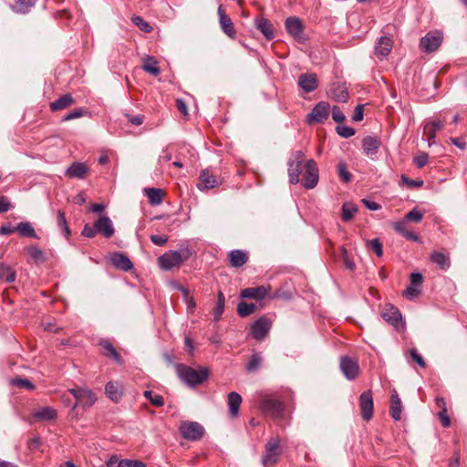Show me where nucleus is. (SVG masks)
Segmentation results:
<instances>
[{
    "instance_id": "9",
    "label": "nucleus",
    "mask_w": 467,
    "mask_h": 467,
    "mask_svg": "<svg viewBox=\"0 0 467 467\" xmlns=\"http://www.w3.org/2000/svg\"><path fill=\"white\" fill-rule=\"evenodd\" d=\"M318 168L314 160L306 161L305 164V173L302 179L304 188L310 190L315 188L318 183Z\"/></svg>"
},
{
    "instance_id": "10",
    "label": "nucleus",
    "mask_w": 467,
    "mask_h": 467,
    "mask_svg": "<svg viewBox=\"0 0 467 467\" xmlns=\"http://www.w3.org/2000/svg\"><path fill=\"white\" fill-rule=\"evenodd\" d=\"M330 111V106L328 102L320 101L318 102L306 116V121L308 124L313 123H323L325 122Z\"/></svg>"
},
{
    "instance_id": "51",
    "label": "nucleus",
    "mask_w": 467,
    "mask_h": 467,
    "mask_svg": "<svg viewBox=\"0 0 467 467\" xmlns=\"http://www.w3.org/2000/svg\"><path fill=\"white\" fill-rule=\"evenodd\" d=\"M367 247L370 248L375 252L377 256L380 257L383 254L382 244L379 239H372L367 241Z\"/></svg>"
},
{
    "instance_id": "11",
    "label": "nucleus",
    "mask_w": 467,
    "mask_h": 467,
    "mask_svg": "<svg viewBox=\"0 0 467 467\" xmlns=\"http://www.w3.org/2000/svg\"><path fill=\"white\" fill-rule=\"evenodd\" d=\"M442 43L441 32H430L420 39V47L422 51L431 53L436 51Z\"/></svg>"
},
{
    "instance_id": "41",
    "label": "nucleus",
    "mask_w": 467,
    "mask_h": 467,
    "mask_svg": "<svg viewBox=\"0 0 467 467\" xmlns=\"http://www.w3.org/2000/svg\"><path fill=\"white\" fill-rule=\"evenodd\" d=\"M431 260L442 269H447L450 266L449 257L442 253L435 252L431 254Z\"/></svg>"
},
{
    "instance_id": "64",
    "label": "nucleus",
    "mask_w": 467,
    "mask_h": 467,
    "mask_svg": "<svg viewBox=\"0 0 467 467\" xmlns=\"http://www.w3.org/2000/svg\"><path fill=\"white\" fill-rule=\"evenodd\" d=\"M123 460H119L116 455H112L107 462V467H122Z\"/></svg>"
},
{
    "instance_id": "25",
    "label": "nucleus",
    "mask_w": 467,
    "mask_h": 467,
    "mask_svg": "<svg viewBox=\"0 0 467 467\" xmlns=\"http://www.w3.org/2000/svg\"><path fill=\"white\" fill-rule=\"evenodd\" d=\"M88 168L82 162H73L66 171V175L69 178L84 179Z\"/></svg>"
},
{
    "instance_id": "42",
    "label": "nucleus",
    "mask_w": 467,
    "mask_h": 467,
    "mask_svg": "<svg viewBox=\"0 0 467 467\" xmlns=\"http://www.w3.org/2000/svg\"><path fill=\"white\" fill-rule=\"evenodd\" d=\"M263 363V357L259 353H254L249 362L246 364L245 368L248 372L256 371Z\"/></svg>"
},
{
    "instance_id": "36",
    "label": "nucleus",
    "mask_w": 467,
    "mask_h": 467,
    "mask_svg": "<svg viewBox=\"0 0 467 467\" xmlns=\"http://www.w3.org/2000/svg\"><path fill=\"white\" fill-rule=\"evenodd\" d=\"M57 416V410L51 407L40 408L35 413V417L39 420H51L56 419Z\"/></svg>"
},
{
    "instance_id": "28",
    "label": "nucleus",
    "mask_w": 467,
    "mask_h": 467,
    "mask_svg": "<svg viewBox=\"0 0 467 467\" xmlns=\"http://www.w3.org/2000/svg\"><path fill=\"white\" fill-rule=\"evenodd\" d=\"M99 345L104 349L105 355L107 357L112 358L119 365H121L123 363L121 357L108 339L101 340Z\"/></svg>"
},
{
    "instance_id": "7",
    "label": "nucleus",
    "mask_w": 467,
    "mask_h": 467,
    "mask_svg": "<svg viewBox=\"0 0 467 467\" xmlns=\"http://www.w3.org/2000/svg\"><path fill=\"white\" fill-rule=\"evenodd\" d=\"M272 325L273 322L268 317L262 316L251 325L250 335L255 340L261 341L268 335Z\"/></svg>"
},
{
    "instance_id": "44",
    "label": "nucleus",
    "mask_w": 467,
    "mask_h": 467,
    "mask_svg": "<svg viewBox=\"0 0 467 467\" xmlns=\"http://www.w3.org/2000/svg\"><path fill=\"white\" fill-rule=\"evenodd\" d=\"M57 223L58 228L65 234L66 237L68 238V236L70 235V230L67 226L65 213L61 210H58L57 212Z\"/></svg>"
},
{
    "instance_id": "63",
    "label": "nucleus",
    "mask_w": 467,
    "mask_h": 467,
    "mask_svg": "<svg viewBox=\"0 0 467 467\" xmlns=\"http://www.w3.org/2000/svg\"><path fill=\"white\" fill-rule=\"evenodd\" d=\"M122 467H146L145 463L138 460L125 459Z\"/></svg>"
},
{
    "instance_id": "53",
    "label": "nucleus",
    "mask_w": 467,
    "mask_h": 467,
    "mask_svg": "<svg viewBox=\"0 0 467 467\" xmlns=\"http://www.w3.org/2000/svg\"><path fill=\"white\" fill-rule=\"evenodd\" d=\"M392 226H393V229L398 234L402 235L403 237L406 235V233H408V231H409L407 229V221L405 219L402 221L394 222Z\"/></svg>"
},
{
    "instance_id": "2",
    "label": "nucleus",
    "mask_w": 467,
    "mask_h": 467,
    "mask_svg": "<svg viewBox=\"0 0 467 467\" xmlns=\"http://www.w3.org/2000/svg\"><path fill=\"white\" fill-rule=\"evenodd\" d=\"M260 408L266 416L274 420H283L285 418L284 403L272 396H264L260 401Z\"/></svg>"
},
{
    "instance_id": "35",
    "label": "nucleus",
    "mask_w": 467,
    "mask_h": 467,
    "mask_svg": "<svg viewBox=\"0 0 467 467\" xmlns=\"http://www.w3.org/2000/svg\"><path fill=\"white\" fill-rule=\"evenodd\" d=\"M384 320H386L388 323L398 326L399 321L401 319V315L399 311V309L391 306L389 310H387L381 314Z\"/></svg>"
},
{
    "instance_id": "56",
    "label": "nucleus",
    "mask_w": 467,
    "mask_h": 467,
    "mask_svg": "<svg viewBox=\"0 0 467 467\" xmlns=\"http://www.w3.org/2000/svg\"><path fill=\"white\" fill-rule=\"evenodd\" d=\"M341 254L343 258V262L345 266L349 270H354L356 268L355 263L348 257L347 249L345 247H341Z\"/></svg>"
},
{
    "instance_id": "23",
    "label": "nucleus",
    "mask_w": 467,
    "mask_h": 467,
    "mask_svg": "<svg viewBox=\"0 0 467 467\" xmlns=\"http://www.w3.org/2000/svg\"><path fill=\"white\" fill-rule=\"evenodd\" d=\"M392 40L388 36H381L375 47V54L381 58L386 57L392 49Z\"/></svg>"
},
{
    "instance_id": "1",
    "label": "nucleus",
    "mask_w": 467,
    "mask_h": 467,
    "mask_svg": "<svg viewBox=\"0 0 467 467\" xmlns=\"http://www.w3.org/2000/svg\"><path fill=\"white\" fill-rule=\"evenodd\" d=\"M175 368L179 379L191 388L203 383L209 378V370L206 368L195 369L184 364H177Z\"/></svg>"
},
{
    "instance_id": "16",
    "label": "nucleus",
    "mask_w": 467,
    "mask_h": 467,
    "mask_svg": "<svg viewBox=\"0 0 467 467\" xmlns=\"http://www.w3.org/2000/svg\"><path fill=\"white\" fill-rule=\"evenodd\" d=\"M218 15H219V23L220 26L223 30V32L231 38H235L236 32L233 24V21L231 17L226 15L222 8V6H219L218 8Z\"/></svg>"
},
{
    "instance_id": "15",
    "label": "nucleus",
    "mask_w": 467,
    "mask_h": 467,
    "mask_svg": "<svg viewBox=\"0 0 467 467\" xmlns=\"http://www.w3.org/2000/svg\"><path fill=\"white\" fill-rule=\"evenodd\" d=\"M361 146L364 153L373 159L377 155L381 146V140L373 136H366L361 141Z\"/></svg>"
},
{
    "instance_id": "34",
    "label": "nucleus",
    "mask_w": 467,
    "mask_h": 467,
    "mask_svg": "<svg viewBox=\"0 0 467 467\" xmlns=\"http://www.w3.org/2000/svg\"><path fill=\"white\" fill-rule=\"evenodd\" d=\"M146 194L149 198V202L152 205H159L163 200V192L157 188L145 189Z\"/></svg>"
},
{
    "instance_id": "8",
    "label": "nucleus",
    "mask_w": 467,
    "mask_h": 467,
    "mask_svg": "<svg viewBox=\"0 0 467 467\" xmlns=\"http://www.w3.org/2000/svg\"><path fill=\"white\" fill-rule=\"evenodd\" d=\"M179 431L182 436L189 441L201 440L204 435V428L196 421L182 422Z\"/></svg>"
},
{
    "instance_id": "18",
    "label": "nucleus",
    "mask_w": 467,
    "mask_h": 467,
    "mask_svg": "<svg viewBox=\"0 0 467 467\" xmlns=\"http://www.w3.org/2000/svg\"><path fill=\"white\" fill-rule=\"evenodd\" d=\"M109 260L114 267L125 272L130 270L133 267L130 259L121 253H113L110 255Z\"/></svg>"
},
{
    "instance_id": "20",
    "label": "nucleus",
    "mask_w": 467,
    "mask_h": 467,
    "mask_svg": "<svg viewBox=\"0 0 467 467\" xmlns=\"http://www.w3.org/2000/svg\"><path fill=\"white\" fill-rule=\"evenodd\" d=\"M298 86L305 92H312L317 88V78L316 74H302L298 78Z\"/></svg>"
},
{
    "instance_id": "60",
    "label": "nucleus",
    "mask_w": 467,
    "mask_h": 467,
    "mask_svg": "<svg viewBox=\"0 0 467 467\" xmlns=\"http://www.w3.org/2000/svg\"><path fill=\"white\" fill-rule=\"evenodd\" d=\"M98 234V230L96 228V224L93 226L89 224H86L82 230V235L88 238H92Z\"/></svg>"
},
{
    "instance_id": "22",
    "label": "nucleus",
    "mask_w": 467,
    "mask_h": 467,
    "mask_svg": "<svg viewBox=\"0 0 467 467\" xmlns=\"http://www.w3.org/2000/svg\"><path fill=\"white\" fill-rule=\"evenodd\" d=\"M255 26L267 40H271L275 37L273 24L267 18H256Z\"/></svg>"
},
{
    "instance_id": "37",
    "label": "nucleus",
    "mask_w": 467,
    "mask_h": 467,
    "mask_svg": "<svg viewBox=\"0 0 467 467\" xmlns=\"http://www.w3.org/2000/svg\"><path fill=\"white\" fill-rule=\"evenodd\" d=\"M358 213V207L352 202H345L342 205L341 219L344 222L350 221Z\"/></svg>"
},
{
    "instance_id": "48",
    "label": "nucleus",
    "mask_w": 467,
    "mask_h": 467,
    "mask_svg": "<svg viewBox=\"0 0 467 467\" xmlns=\"http://www.w3.org/2000/svg\"><path fill=\"white\" fill-rule=\"evenodd\" d=\"M144 397L146 399H149L150 403L154 405L155 407H161L164 404V400L162 396L159 394H153L151 390H145L144 391Z\"/></svg>"
},
{
    "instance_id": "5",
    "label": "nucleus",
    "mask_w": 467,
    "mask_h": 467,
    "mask_svg": "<svg viewBox=\"0 0 467 467\" xmlns=\"http://www.w3.org/2000/svg\"><path fill=\"white\" fill-rule=\"evenodd\" d=\"M265 453L262 457V464L265 467L274 465L277 462L282 450L278 437H271L265 446Z\"/></svg>"
},
{
    "instance_id": "31",
    "label": "nucleus",
    "mask_w": 467,
    "mask_h": 467,
    "mask_svg": "<svg viewBox=\"0 0 467 467\" xmlns=\"http://www.w3.org/2000/svg\"><path fill=\"white\" fill-rule=\"evenodd\" d=\"M141 67L145 72L150 73L154 77L159 76L161 73L160 67H158V62L153 57H146L143 59V64Z\"/></svg>"
},
{
    "instance_id": "52",
    "label": "nucleus",
    "mask_w": 467,
    "mask_h": 467,
    "mask_svg": "<svg viewBox=\"0 0 467 467\" xmlns=\"http://www.w3.org/2000/svg\"><path fill=\"white\" fill-rule=\"evenodd\" d=\"M332 119L335 122L341 123L346 119V116L338 106H334L331 109Z\"/></svg>"
},
{
    "instance_id": "26",
    "label": "nucleus",
    "mask_w": 467,
    "mask_h": 467,
    "mask_svg": "<svg viewBox=\"0 0 467 467\" xmlns=\"http://www.w3.org/2000/svg\"><path fill=\"white\" fill-rule=\"evenodd\" d=\"M230 264L234 267H241L248 261V255L242 250H233L229 253Z\"/></svg>"
},
{
    "instance_id": "19",
    "label": "nucleus",
    "mask_w": 467,
    "mask_h": 467,
    "mask_svg": "<svg viewBox=\"0 0 467 467\" xmlns=\"http://www.w3.org/2000/svg\"><path fill=\"white\" fill-rule=\"evenodd\" d=\"M95 224L98 233L103 234L104 237L110 238L114 234L115 230L109 217L102 216L95 222Z\"/></svg>"
},
{
    "instance_id": "57",
    "label": "nucleus",
    "mask_w": 467,
    "mask_h": 467,
    "mask_svg": "<svg viewBox=\"0 0 467 467\" xmlns=\"http://www.w3.org/2000/svg\"><path fill=\"white\" fill-rule=\"evenodd\" d=\"M401 182H403V184H406V185H408L410 188L421 187L423 185V181H421V180H412V179H410L409 177H407L405 175L401 176Z\"/></svg>"
},
{
    "instance_id": "62",
    "label": "nucleus",
    "mask_w": 467,
    "mask_h": 467,
    "mask_svg": "<svg viewBox=\"0 0 467 467\" xmlns=\"http://www.w3.org/2000/svg\"><path fill=\"white\" fill-rule=\"evenodd\" d=\"M410 354L411 358L418 363V365L421 368H425L426 364L423 358L418 353L415 348L410 350Z\"/></svg>"
},
{
    "instance_id": "21",
    "label": "nucleus",
    "mask_w": 467,
    "mask_h": 467,
    "mask_svg": "<svg viewBox=\"0 0 467 467\" xmlns=\"http://www.w3.org/2000/svg\"><path fill=\"white\" fill-rule=\"evenodd\" d=\"M285 29L289 35H291L295 38L300 37L303 32V26L300 19L296 16H289L286 18Z\"/></svg>"
},
{
    "instance_id": "17",
    "label": "nucleus",
    "mask_w": 467,
    "mask_h": 467,
    "mask_svg": "<svg viewBox=\"0 0 467 467\" xmlns=\"http://www.w3.org/2000/svg\"><path fill=\"white\" fill-rule=\"evenodd\" d=\"M442 127V122L438 119L426 122L423 128V135L427 138L430 146L434 143L436 133L440 131Z\"/></svg>"
},
{
    "instance_id": "46",
    "label": "nucleus",
    "mask_w": 467,
    "mask_h": 467,
    "mask_svg": "<svg viewBox=\"0 0 467 467\" xmlns=\"http://www.w3.org/2000/svg\"><path fill=\"white\" fill-rule=\"evenodd\" d=\"M34 4L35 0H16V4L13 8L16 13L25 14Z\"/></svg>"
},
{
    "instance_id": "39",
    "label": "nucleus",
    "mask_w": 467,
    "mask_h": 467,
    "mask_svg": "<svg viewBox=\"0 0 467 467\" xmlns=\"http://www.w3.org/2000/svg\"><path fill=\"white\" fill-rule=\"evenodd\" d=\"M225 298L222 291H219L217 294V302L216 306L213 308V319L215 321L220 320L223 311H224Z\"/></svg>"
},
{
    "instance_id": "40",
    "label": "nucleus",
    "mask_w": 467,
    "mask_h": 467,
    "mask_svg": "<svg viewBox=\"0 0 467 467\" xmlns=\"http://www.w3.org/2000/svg\"><path fill=\"white\" fill-rule=\"evenodd\" d=\"M256 309V306L253 303H246L244 301H241L237 305V314L241 317H246L253 314Z\"/></svg>"
},
{
    "instance_id": "30",
    "label": "nucleus",
    "mask_w": 467,
    "mask_h": 467,
    "mask_svg": "<svg viewBox=\"0 0 467 467\" xmlns=\"http://www.w3.org/2000/svg\"><path fill=\"white\" fill-rule=\"evenodd\" d=\"M105 392L107 396L114 402H118L122 394L119 384L112 381H109L106 384Z\"/></svg>"
},
{
    "instance_id": "14",
    "label": "nucleus",
    "mask_w": 467,
    "mask_h": 467,
    "mask_svg": "<svg viewBox=\"0 0 467 467\" xmlns=\"http://www.w3.org/2000/svg\"><path fill=\"white\" fill-rule=\"evenodd\" d=\"M269 291L270 287L265 285L247 287L241 291L240 297L260 301L266 297V296L269 294Z\"/></svg>"
},
{
    "instance_id": "12",
    "label": "nucleus",
    "mask_w": 467,
    "mask_h": 467,
    "mask_svg": "<svg viewBox=\"0 0 467 467\" xmlns=\"http://www.w3.org/2000/svg\"><path fill=\"white\" fill-rule=\"evenodd\" d=\"M340 369L348 380L355 379L359 373L358 363L348 356L341 357Z\"/></svg>"
},
{
    "instance_id": "6",
    "label": "nucleus",
    "mask_w": 467,
    "mask_h": 467,
    "mask_svg": "<svg viewBox=\"0 0 467 467\" xmlns=\"http://www.w3.org/2000/svg\"><path fill=\"white\" fill-rule=\"evenodd\" d=\"M68 392L75 399V402L72 405L73 409H76L78 406L82 408H89L95 404L97 401L96 395L88 389L83 388H76L68 389Z\"/></svg>"
},
{
    "instance_id": "55",
    "label": "nucleus",
    "mask_w": 467,
    "mask_h": 467,
    "mask_svg": "<svg viewBox=\"0 0 467 467\" xmlns=\"http://www.w3.org/2000/svg\"><path fill=\"white\" fill-rule=\"evenodd\" d=\"M15 386L22 387L27 389H34V384L27 379H15L12 380Z\"/></svg>"
},
{
    "instance_id": "13",
    "label": "nucleus",
    "mask_w": 467,
    "mask_h": 467,
    "mask_svg": "<svg viewBox=\"0 0 467 467\" xmlns=\"http://www.w3.org/2000/svg\"><path fill=\"white\" fill-rule=\"evenodd\" d=\"M359 405L362 418L365 420H369L372 418L374 410L373 397L370 390L361 393L359 396Z\"/></svg>"
},
{
    "instance_id": "54",
    "label": "nucleus",
    "mask_w": 467,
    "mask_h": 467,
    "mask_svg": "<svg viewBox=\"0 0 467 467\" xmlns=\"http://www.w3.org/2000/svg\"><path fill=\"white\" fill-rule=\"evenodd\" d=\"M84 113L85 111L81 109H73L62 118V121H69L71 119L81 118L84 116Z\"/></svg>"
},
{
    "instance_id": "50",
    "label": "nucleus",
    "mask_w": 467,
    "mask_h": 467,
    "mask_svg": "<svg viewBox=\"0 0 467 467\" xmlns=\"http://www.w3.org/2000/svg\"><path fill=\"white\" fill-rule=\"evenodd\" d=\"M423 218V213L417 207L413 208L405 215L406 221L420 223Z\"/></svg>"
},
{
    "instance_id": "4",
    "label": "nucleus",
    "mask_w": 467,
    "mask_h": 467,
    "mask_svg": "<svg viewBox=\"0 0 467 467\" xmlns=\"http://www.w3.org/2000/svg\"><path fill=\"white\" fill-rule=\"evenodd\" d=\"M189 255L190 251L188 249L182 251V253L180 251H171L161 255L158 258V262L161 269L171 270L175 266H179Z\"/></svg>"
},
{
    "instance_id": "29",
    "label": "nucleus",
    "mask_w": 467,
    "mask_h": 467,
    "mask_svg": "<svg viewBox=\"0 0 467 467\" xmlns=\"http://www.w3.org/2000/svg\"><path fill=\"white\" fill-rule=\"evenodd\" d=\"M241 403L242 397L239 393L233 391L228 394L229 411L233 417L237 416Z\"/></svg>"
},
{
    "instance_id": "33",
    "label": "nucleus",
    "mask_w": 467,
    "mask_h": 467,
    "mask_svg": "<svg viewBox=\"0 0 467 467\" xmlns=\"http://www.w3.org/2000/svg\"><path fill=\"white\" fill-rule=\"evenodd\" d=\"M18 234L23 237H31L37 239L34 227L31 225L29 222H21L16 226Z\"/></svg>"
},
{
    "instance_id": "58",
    "label": "nucleus",
    "mask_w": 467,
    "mask_h": 467,
    "mask_svg": "<svg viewBox=\"0 0 467 467\" xmlns=\"http://www.w3.org/2000/svg\"><path fill=\"white\" fill-rule=\"evenodd\" d=\"M334 99L338 102H347L348 99V92L345 89L338 88L337 91H334Z\"/></svg>"
},
{
    "instance_id": "43",
    "label": "nucleus",
    "mask_w": 467,
    "mask_h": 467,
    "mask_svg": "<svg viewBox=\"0 0 467 467\" xmlns=\"http://www.w3.org/2000/svg\"><path fill=\"white\" fill-rule=\"evenodd\" d=\"M337 174L340 180L345 183L349 182L352 179V174L348 171V166L344 161H340L337 164Z\"/></svg>"
},
{
    "instance_id": "47",
    "label": "nucleus",
    "mask_w": 467,
    "mask_h": 467,
    "mask_svg": "<svg viewBox=\"0 0 467 467\" xmlns=\"http://www.w3.org/2000/svg\"><path fill=\"white\" fill-rule=\"evenodd\" d=\"M26 251L29 256L36 262H44L45 254L39 247L31 245L27 247Z\"/></svg>"
},
{
    "instance_id": "3",
    "label": "nucleus",
    "mask_w": 467,
    "mask_h": 467,
    "mask_svg": "<svg viewBox=\"0 0 467 467\" xmlns=\"http://www.w3.org/2000/svg\"><path fill=\"white\" fill-rule=\"evenodd\" d=\"M305 161V154L302 150H296L292 153L287 162V171L289 182L297 184L300 182V174L302 173V163Z\"/></svg>"
},
{
    "instance_id": "38",
    "label": "nucleus",
    "mask_w": 467,
    "mask_h": 467,
    "mask_svg": "<svg viewBox=\"0 0 467 467\" xmlns=\"http://www.w3.org/2000/svg\"><path fill=\"white\" fill-rule=\"evenodd\" d=\"M401 401L399 399L398 395L397 394H392L391 395V406H390V414H391V417L395 420H400V417H401Z\"/></svg>"
},
{
    "instance_id": "32",
    "label": "nucleus",
    "mask_w": 467,
    "mask_h": 467,
    "mask_svg": "<svg viewBox=\"0 0 467 467\" xmlns=\"http://www.w3.org/2000/svg\"><path fill=\"white\" fill-rule=\"evenodd\" d=\"M16 278V273L8 265L5 263L0 264V281L6 283H14Z\"/></svg>"
},
{
    "instance_id": "61",
    "label": "nucleus",
    "mask_w": 467,
    "mask_h": 467,
    "mask_svg": "<svg viewBox=\"0 0 467 467\" xmlns=\"http://www.w3.org/2000/svg\"><path fill=\"white\" fill-rule=\"evenodd\" d=\"M438 417L441 420V425L444 428H448L451 426V419L447 414V409H444V410H441V411H439Z\"/></svg>"
},
{
    "instance_id": "49",
    "label": "nucleus",
    "mask_w": 467,
    "mask_h": 467,
    "mask_svg": "<svg viewBox=\"0 0 467 467\" xmlns=\"http://www.w3.org/2000/svg\"><path fill=\"white\" fill-rule=\"evenodd\" d=\"M337 133L345 139L352 137L356 133V130L346 125H338L336 128Z\"/></svg>"
},
{
    "instance_id": "24",
    "label": "nucleus",
    "mask_w": 467,
    "mask_h": 467,
    "mask_svg": "<svg viewBox=\"0 0 467 467\" xmlns=\"http://www.w3.org/2000/svg\"><path fill=\"white\" fill-rule=\"evenodd\" d=\"M218 181L214 175L211 174L209 171H202L199 177L198 188L200 190H209L216 187Z\"/></svg>"
},
{
    "instance_id": "59",
    "label": "nucleus",
    "mask_w": 467,
    "mask_h": 467,
    "mask_svg": "<svg viewBox=\"0 0 467 467\" xmlns=\"http://www.w3.org/2000/svg\"><path fill=\"white\" fill-rule=\"evenodd\" d=\"M428 161L429 155L427 153H420L414 158V164L418 168H422L428 163Z\"/></svg>"
},
{
    "instance_id": "45",
    "label": "nucleus",
    "mask_w": 467,
    "mask_h": 467,
    "mask_svg": "<svg viewBox=\"0 0 467 467\" xmlns=\"http://www.w3.org/2000/svg\"><path fill=\"white\" fill-rule=\"evenodd\" d=\"M131 21L136 26L145 33H150L152 30V26L140 16H133L131 17Z\"/></svg>"
},
{
    "instance_id": "27",
    "label": "nucleus",
    "mask_w": 467,
    "mask_h": 467,
    "mask_svg": "<svg viewBox=\"0 0 467 467\" xmlns=\"http://www.w3.org/2000/svg\"><path fill=\"white\" fill-rule=\"evenodd\" d=\"M74 102L75 101L73 97L67 93L51 102L50 109L52 111L61 110L70 107L72 104H74Z\"/></svg>"
}]
</instances>
